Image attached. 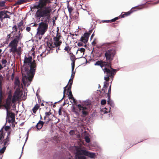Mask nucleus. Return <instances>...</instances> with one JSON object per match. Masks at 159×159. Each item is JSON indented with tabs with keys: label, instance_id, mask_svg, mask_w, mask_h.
I'll list each match as a JSON object with an SVG mask.
<instances>
[{
	"label": "nucleus",
	"instance_id": "f257e3e1",
	"mask_svg": "<svg viewBox=\"0 0 159 159\" xmlns=\"http://www.w3.org/2000/svg\"><path fill=\"white\" fill-rule=\"evenodd\" d=\"M50 3V0H39L38 4L34 6V9H38L36 13L37 17L43 19L41 20L43 21L39 23L37 29L38 33L41 35H43L48 29L52 9L50 7L46 6L47 4Z\"/></svg>",
	"mask_w": 159,
	"mask_h": 159
},
{
	"label": "nucleus",
	"instance_id": "f03ea898",
	"mask_svg": "<svg viewBox=\"0 0 159 159\" xmlns=\"http://www.w3.org/2000/svg\"><path fill=\"white\" fill-rule=\"evenodd\" d=\"M116 41V45H113L114 47H113L112 48L109 49L105 51L104 56L107 61L102 60L98 61L94 64L95 65L100 66L102 68L104 73L106 74L104 79L107 82L109 80V77L112 78L116 74V70L111 68V63L116 54L115 48L118 43L117 41Z\"/></svg>",
	"mask_w": 159,
	"mask_h": 159
},
{
	"label": "nucleus",
	"instance_id": "7ed1b4c3",
	"mask_svg": "<svg viewBox=\"0 0 159 159\" xmlns=\"http://www.w3.org/2000/svg\"><path fill=\"white\" fill-rule=\"evenodd\" d=\"M24 65L21 68V71L23 76L26 78L29 83L27 84L28 86L32 81L35 74L36 64L34 60H32L31 56L25 57L24 61Z\"/></svg>",
	"mask_w": 159,
	"mask_h": 159
},
{
	"label": "nucleus",
	"instance_id": "20e7f679",
	"mask_svg": "<svg viewBox=\"0 0 159 159\" xmlns=\"http://www.w3.org/2000/svg\"><path fill=\"white\" fill-rule=\"evenodd\" d=\"M20 31H21L20 30L18 34H15L13 39L9 43L8 47L11 48L9 49L10 52H12L13 53L19 52V50L17 49V47L19 42L20 41L22 37V34L21 35L20 33Z\"/></svg>",
	"mask_w": 159,
	"mask_h": 159
},
{
	"label": "nucleus",
	"instance_id": "39448f33",
	"mask_svg": "<svg viewBox=\"0 0 159 159\" xmlns=\"http://www.w3.org/2000/svg\"><path fill=\"white\" fill-rule=\"evenodd\" d=\"M61 37V34L59 32V29H58L57 31L56 36L53 38V42L51 40H48L47 41V44L48 47H49L52 49L54 48L53 46L55 47L60 46L62 43L61 40H60Z\"/></svg>",
	"mask_w": 159,
	"mask_h": 159
},
{
	"label": "nucleus",
	"instance_id": "423d86ee",
	"mask_svg": "<svg viewBox=\"0 0 159 159\" xmlns=\"http://www.w3.org/2000/svg\"><path fill=\"white\" fill-rule=\"evenodd\" d=\"M75 154L76 159H86L84 156H88L91 158H93L95 156L94 153L80 148H77Z\"/></svg>",
	"mask_w": 159,
	"mask_h": 159
},
{
	"label": "nucleus",
	"instance_id": "0eeeda50",
	"mask_svg": "<svg viewBox=\"0 0 159 159\" xmlns=\"http://www.w3.org/2000/svg\"><path fill=\"white\" fill-rule=\"evenodd\" d=\"M12 105H9L8 110L5 109L7 111V121L9 123H14L15 121V114L9 110L11 108Z\"/></svg>",
	"mask_w": 159,
	"mask_h": 159
},
{
	"label": "nucleus",
	"instance_id": "6e6552de",
	"mask_svg": "<svg viewBox=\"0 0 159 159\" xmlns=\"http://www.w3.org/2000/svg\"><path fill=\"white\" fill-rule=\"evenodd\" d=\"M77 106L79 109V111H81L82 112V116L85 117L88 115V108L87 107L80 104L77 105Z\"/></svg>",
	"mask_w": 159,
	"mask_h": 159
},
{
	"label": "nucleus",
	"instance_id": "1a4fd4ad",
	"mask_svg": "<svg viewBox=\"0 0 159 159\" xmlns=\"http://www.w3.org/2000/svg\"><path fill=\"white\" fill-rule=\"evenodd\" d=\"M21 91L19 89L17 88L14 92V94L12 96L11 100L12 103H14L19 99L21 97L22 94H21Z\"/></svg>",
	"mask_w": 159,
	"mask_h": 159
},
{
	"label": "nucleus",
	"instance_id": "9d476101",
	"mask_svg": "<svg viewBox=\"0 0 159 159\" xmlns=\"http://www.w3.org/2000/svg\"><path fill=\"white\" fill-rule=\"evenodd\" d=\"M145 5V4H143L141 6H140V7L139 8L138 7H136L132 8L129 11L125 12L124 14L120 16V18H124L125 17L127 16L130 15L133 12L136 11V10H135V9L136 8H137L138 9H141L144 7Z\"/></svg>",
	"mask_w": 159,
	"mask_h": 159
},
{
	"label": "nucleus",
	"instance_id": "9b49d317",
	"mask_svg": "<svg viewBox=\"0 0 159 159\" xmlns=\"http://www.w3.org/2000/svg\"><path fill=\"white\" fill-rule=\"evenodd\" d=\"M2 101V90H0V108L2 107V109H8L9 105H10L9 103L7 104V100L6 99L5 102L2 104L1 103Z\"/></svg>",
	"mask_w": 159,
	"mask_h": 159
},
{
	"label": "nucleus",
	"instance_id": "f8f14e48",
	"mask_svg": "<svg viewBox=\"0 0 159 159\" xmlns=\"http://www.w3.org/2000/svg\"><path fill=\"white\" fill-rule=\"evenodd\" d=\"M53 117H54V115L51 112V111H50L49 112L45 113L44 119L47 121L46 124H47L49 121L52 120V119Z\"/></svg>",
	"mask_w": 159,
	"mask_h": 159
},
{
	"label": "nucleus",
	"instance_id": "ddd939ff",
	"mask_svg": "<svg viewBox=\"0 0 159 159\" xmlns=\"http://www.w3.org/2000/svg\"><path fill=\"white\" fill-rule=\"evenodd\" d=\"M7 13H10L8 11L5 10L0 11V20L1 22H2L3 20L5 18L10 19V16L7 14Z\"/></svg>",
	"mask_w": 159,
	"mask_h": 159
},
{
	"label": "nucleus",
	"instance_id": "4468645a",
	"mask_svg": "<svg viewBox=\"0 0 159 159\" xmlns=\"http://www.w3.org/2000/svg\"><path fill=\"white\" fill-rule=\"evenodd\" d=\"M116 41H112L110 43H104L102 45L97 46V48H102L103 46H105L108 47H114L113 45H116Z\"/></svg>",
	"mask_w": 159,
	"mask_h": 159
},
{
	"label": "nucleus",
	"instance_id": "2eb2a0df",
	"mask_svg": "<svg viewBox=\"0 0 159 159\" xmlns=\"http://www.w3.org/2000/svg\"><path fill=\"white\" fill-rule=\"evenodd\" d=\"M89 34L88 32L84 33L83 36L81 37L80 41L84 43H86L89 39Z\"/></svg>",
	"mask_w": 159,
	"mask_h": 159
},
{
	"label": "nucleus",
	"instance_id": "dca6fc26",
	"mask_svg": "<svg viewBox=\"0 0 159 159\" xmlns=\"http://www.w3.org/2000/svg\"><path fill=\"white\" fill-rule=\"evenodd\" d=\"M70 60L72 61L71 63L72 69V71H73L75 68V61L76 60L75 57L73 53H70Z\"/></svg>",
	"mask_w": 159,
	"mask_h": 159
},
{
	"label": "nucleus",
	"instance_id": "f3484780",
	"mask_svg": "<svg viewBox=\"0 0 159 159\" xmlns=\"http://www.w3.org/2000/svg\"><path fill=\"white\" fill-rule=\"evenodd\" d=\"M12 98V91L11 90H10L8 93V96L7 98L6 99L7 100V104H8V103L11 105V104L12 102L11 100Z\"/></svg>",
	"mask_w": 159,
	"mask_h": 159
},
{
	"label": "nucleus",
	"instance_id": "a211bd4d",
	"mask_svg": "<svg viewBox=\"0 0 159 159\" xmlns=\"http://www.w3.org/2000/svg\"><path fill=\"white\" fill-rule=\"evenodd\" d=\"M44 122L41 120H39L35 125V127L38 129H41L43 127Z\"/></svg>",
	"mask_w": 159,
	"mask_h": 159
},
{
	"label": "nucleus",
	"instance_id": "6ab92c4d",
	"mask_svg": "<svg viewBox=\"0 0 159 159\" xmlns=\"http://www.w3.org/2000/svg\"><path fill=\"white\" fill-rule=\"evenodd\" d=\"M73 78H72L71 79H70L69 80V84H67L68 85H69L67 89V92H68L69 91V90H70L71 89V86L73 83Z\"/></svg>",
	"mask_w": 159,
	"mask_h": 159
},
{
	"label": "nucleus",
	"instance_id": "aec40b11",
	"mask_svg": "<svg viewBox=\"0 0 159 159\" xmlns=\"http://www.w3.org/2000/svg\"><path fill=\"white\" fill-rule=\"evenodd\" d=\"M40 107V105L39 104H36L32 109L33 112L34 113H36L37 111Z\"/></svg>",
	"mask_w": 159,
	"mask_h": 159
},
{
	"label": "nucleus",
	"instance_id": "412c9836",
	"mask_svg": "<svg viewBox=\"0 0 159 159\" xmlns=\"http://www.w3.org/2000/svg\"><path fill=\"white\" fill-rule=\"evenodd\" d=\"M120 18V16L116 17L111 20H106L104 21L105 22L107 23H111L116 21V20H118L119 18Z\"/></svg>",
	"mask_w": 159,
	"mask_h": 159
},
{
	"label": "nucleus",
	"instance_id": "4be33fe9",
	"mask_svg": "<svg viewBox=\"0 0 159 159\" xmlns=\"http://www.w3.org/2000/svg\"><path fill=\"white\" fill-rule=\"evenodd\" d=\"M70 48L68 43H66V46L64 48V50L67 52V53H69L70 51Z\"/></svg>",
	"mask_w": 159,
	"mask_h": 159
},
{
	"label": "nucleus",
	"instance_id": "5701e85b",
	"mask_svg": "<svg viewBox=\"0 0 159 159\" xmlns=\"http://www.w3.org/2000/svg\"><path fill=\"white\" fill-rule=\"evenodd\" d=\"M1 62L3 67H6V64L7 63V61L6 59L4 58L2 59V60Z\"/></svg>",
	"mask_w": 159,
	"mask_h": 159
},
{
	"label": "nucleus",
	"instance_id": "b1692460",
	"mask_svg": "<svg viewBox=\"0 0 159 159\" xmlns=\"http://www.w3.org/2000/svg\"><path fill=\"white\" fill-rule=\"evenodd\" d=\"M26 0H18L16 2V5H20L26 2Z\"/></svg>",
	"mask_w": 159,
	"mask_h": 159
},
{
	"label": "nucleus",
	"instance_id": "393cba45",
	"mask_svg": "<svg viewBox=\"0 0 159 159\" xmlns=\"http://www.w3.org/2000/svg\"><path fill=\"white\" fill-rule=\"evenodd\" d=\"M67 93H69L68 94L69 98L70 99H73V97L72 94L71 89L70 90H69V91L68 92L67 91Z\"/></svg>",
	"mask_w": 159,
	"mask_h": 159
},
{
	"label": "nucleus",
	"instance_id": "a878e982",
	"mask_svg": "<svg viewBox=\"0 0 159 159\" xmlns=\"http://www.w3.org/2000/svg\"><path fill=\"white\" fill-rule=\"evenodd\" d=\"M3 80V77L1 75H0V90H2V82Z\"/></svg>",
	"mask_w": 159,
	"mask_h": 159
},
{
	"label": "nucleus",
	"instance_id": "bb28decb",
	"mask_svg": "<svg viewBox=\"0 0 159 159\" xmlns=\"http://www.w3.org/2000/svg\"><path fill=\"white\" fill-rule=\"evenodd\" d=\"M72 111L74 112L76 115H78V110L76 109L75 107L74 106H73L72 108Z\"/></svg>",
	"mask_w": 159,
	"mask_h": 159
},
{
	"label": "nucleus",
	"instance_id": "cd10ccee",
	"mask_svg": "<svg viewBox=\"0 0 159 159\" xmlns=\"http://www.w3.org/2000/svg\"><path fill=\"white\" fill-rule=\"evenodd\" d=\"M67 7L69 14H70L73 9V8L71 7H70L68 3L67 5Z\"/></svg>",
	"mask_w": 159,
	"mask_h": 159
},
{
	"label": "nucleus",
	"instance_id": "c85d7f7f",
	"mask_svg": "<svg viewBox=\"0 0 159 159\" xmlns=\"http://www.w3.org/2000/svg\"><path fill=\"white\" fill-rule=\"evenodd\" d=\"M48 47L49 48V50H53L55 49L56 48H56V52L57 53H58V50H60V46H59L57 47H55L54 46V48H53V49H51V48H50L49 47Z\"/></svg>",
	"mask_w": 159,
	"mask_h": 159
},
{
	"label": "nucleus",
	"instance_id": "c756f323",
	"mask_svg": "<svg viewBox=\"0 0 159 159\" xmlns=\"http://www.w3.org/2000/svg\"><path fill=\"white\" fill-rule=\"evenodd\" d=\"M107 103L110 105L111 106H114V103L112 101H111L110 99V98H108Z\"/></svg>",
	"mask_w": 159,
	"mask_h": 159
},
{
	"label": "nucleus",
	"instance_id": "7c9ffc66",
	"mask_svg": "<svg viewBox=\"0 0 159 159\" xmlns=\"http://www.w3.org/2000/svg\"><path fill=\"white\" fill-rule=\"evenodd\" d=\"M4 138V136L2 132L0 131V143L2 144V139Z\"/></svg>",
	"mask_w": 159,
	"mask_h": 159
},
{
	"label": "nucleus",
	"instance_id": "2f4dec72",
	"mask_svg": "<svg viewBox=\"0 0 159 159\" xmlns=\"http://www.w3.org/2000/svg\"><path fill=\"white\" fill-rule=\"evenodd\" d=\"M14 83L16 86H19L20 84V81L19 79L18 78L16 79Z\"/></svg>",
	"mask_w": 159,
	"mask_h": 159
},
{
	"label": "nucleus",
	"instance_id": "473e14b6",
	"mask_svg": "<svg viewBox=\"0 0 159 159\" xmlns=\"http://www.w3.org/2000/svg\"><path fill=\"white\" fill-rule=\"evenodd\" d=\"M111 85L109 87V88L108 89V93H107V97H108V98H110V97H111Z\"/></svg>",
	"mask_w": 159,
	"mask_h": 159
},
{
	"label": "nucleus",
	"instance_id": "72a5a7b5",
	"mask_svg": "<svg viewBox=\"0 0 159 159\" xmlns=\"http://www.w3.org/2000/svg\"><path fill=\"white\" fill-rule=\"evenodd\" d=\"M6 2L4 1H0V7H3L5 6Z\"/></svg>",
	"mask_w": 159,
	"mask_h": 159
},
{
	"label": "nucleus",
	"instance_id": "f704fd0d",
	"mask_svg": "<svg viewBox=\"0 0 159 159\" xmlns=\"http://www.w3.org/2000/svg\"><path fill=\"white\" fill-rule=\"evenodd\" d=\"M10 139V137L7 136V138L3 140V142L4 145H6L8 142L9 141V139Z\"/></svg>",
	"mask_w": 159,
	"mask_h": 159
},
{
	"label": "nucleus",
	"instance_id": "c9c22d12",
	"mask_svg": "<svg viewBox=\"0 0 159 159\" xmlns=\"http://www.w3.org/2000/svg\"><path fill=\"white\" fill-rule=\"evenodd\" d=\"M84 139H85V141L87 143H89L90 141V139L89 137L88 136H86L84 137Z\"/></svg>",
	"mask_w": 159,
	"mask_h": 159
},
{
	"label": "nucleus",
	"instance_id": "e433bc0d",
	"mask_svg": "<svg viewBox=\"0 0 159 159\" xmlns=\"http://www.w3.org/2000/svg\"><path fill=\"white\" fill-rule=\"evenodd\" d=\"M11 37V34H7V39L6 40V43H8V42L9 40V39H10Z\"/></svg>",
	"mask_w": 159,
	"mask_h": 159
},
{
	"label": "nucleus",
	"instance_id": "4c0bfd02",
	"mask_svg": "<svg viewBox=\"0 0 159 159\" xmlns=\"http://www.w3.org/2000/svg\"><path fill=\"white\" fill-rule=\"evenodd\" d=\"M80 51L81 52H83V55L84 54V53L85 51V49L83 48H79L77 50V53L78 52V51Z\"/></svg>",
	"mask_w": 159,
	"mask_h": 159
},
{
	"label": "nucleus",
	"instance_id": "58836bf2",
	"mask_svg": "<svg viewBox=\"0 0 159 159\" xmlns=\"http://www.w3.org/2000/svg\"><path fill=\"white\" fill-rule=\"evenodd\" d=\"M6 149V147H4L2 149H0V154L3 153L4 152Z\"/></svg>",
	"mask_w": 159,
	"mask_h": 159
},
{
	"label": "nucleus",
	"instance_id": "ea45409f",
	"mask_svg": "<svg viewBox=\"0 0 159 159\" xmlns=\"http://www.w3.org/2000/svg\"><path fill=\"white\" fill-rule=\"evenodd\" d=\"M67 86H68V85H67L66 87H65L64 88V91H63L64 96H63V97L61 99V100H62L64 98V97L65 96V93H66V88H67Z\"/></svg>",
	"mask_w": 159,
	"mask_h": 159
},
{
	"label": "nucleus",
	"instance_id": "a19ab883",
	"mask_svg": "<svg viewBox=\"0 0 159 159\" xmlns=\"http://www.w3.org/2000/svg\"><path fill=\"white\" fill-rule=\"evenodd\" d=\"M23 25V21L21 20L20 22L18 24L17 26L18 28H20L21 26H22Z\"/></svg>",
	"mask_w": 159,
	"mask_h": 159
},
{
	"label": "nucleus",
	"instance_id": "79ce46f5",
	"mask_svg": "<svg viewBox=\"0 0 159 159\" xmlns=\"http://www.w3.org/2000/svg\"><path fill=\"white\" fill-rule=\"evenodd\" d=\"M106 103V100L105 99L102 100L101 101V104L102 105H104Z\"/></svg>",
	"mask_w": 159,
	"mask_h": 159
},
{
	"label": "nucleus",
	"instance_id": "37998d69",
	"mask_svg": "<svg viewBox=\"0 0 159 159\" xmlns=\"http://www.w3.org/2000/svg\"><path fill=\"white\" fill-rule=\"evenodd\" d=\"M75 131L73 130H71L69 132L70 135H73L75 134Z\"/></svg>",
	"mask_w": 159,
	"mask_h": 159
},
{
	"label": "nucleus",
	"instance_id": "c03bdc74",
	"mask_svg": "<svg viewBox=\"0 0 159 159\" xmlns=\"http://www.w3.org/2000/svg\"><path fill=\"white\" fill-rule=\"evenodd\" d=\"M108 83H107L106 82H104V85L103 86V88H106L108 87Z\"/></svg>",
	"mask_w": 159,
	"mask_h": 159
},
{
	"label": "nucleus",
	"instance_id": "a18cd8bd",
	"mask_svg": "<svg viewBox=\"0 0 159 159\" xmlns=\"http://www.w3.org/2000/svg\"><path fill=\"white\" fill-rule=\"evenodd\" d=\"M58 114L59 115H61V108L60 107L58 110Z\"/></svg>",
	"mask_w": 159,
	"mask_h": 159
},
{
	"label": "nucleus",
	"instance_id": "49530a36",
	"mask_svg": "<svg viewBox=\"0 0 159 159\" xmlns=\"http://www.w3.org/2000/svg\"><path fill=\"white\" fill-rule=\"evenodd\" d=\"M10 127L9 126H6L4 128V129L5 131H7L9 129H10Z\"/></svg>",
	"mask_w": 159,
	"mask_h": 159
},
{
	"label": "nucleus",
	"instance_id": "de8ad7c7",
	"mask_svg": "<svg viewBox=\"0 0 159 159\" xmlns=\"http://www.w3.org/2000/svg\"><path fill=\"white\" fill-rule=\"evenodd\" d=\"M26 30L27 32H29L31 30V28L30 27H27L26 28Z\"/></svg>",
	"mask_w": 159,
	"mask_h": 159
},
{
	"label": "nucleus",
	"instance_id": "09e8293b",
	"mask_svg": "<svg viewBox=\"0 0 159 159\" xmlns=\"http://www.w3.org/2000/svg\"><path fill=\"white\" fill-rule=\"evenodd\" d=\"M78 46L79 47L82 46L83 45V44L82 42H79L77 44Z\"/></svg>",
	"mask_w": 159,
	"mask_h": 159
},
{
	"label": "nucleus",
	"instance_id": "8fccbe9b",
	"mask_svg": "<svg viewBox=\"0 0 159 159\" xmlns=\"http://www.w3.org/2000/svg\"><path fill=\"white\" fill-rule=\"evenodd\" d=\"M75 73H74L73 71H72V74L71 75V77L72 78H74V75H75Z\"/></svg>",
	"mask_w": 159,
	"mask_h": 159
},
{
	"label": "nucleus",
	"instance_id": "3c124183",
	"mask_svg": "<svg viewBox=\"0 0 159 159\" xmlns=\"http://www.w3.org/2000/svg\"><path fill=\"white\" fill-rule=\"evenodd\" d=\"M13 28L15 29L16 31H17V26L16 25H14V26L13 27Z\"/></svg>",
	"mask_w": 159,
	"mask_h": 159
},
{
	"label": "nucleus",
	"instance_id": "603ef678",
	"mask_svg": "<svg viewBox=\"0 0 159 159\" xmlns=\"http://www.w3.org/2000/svg\"><path fill=\"white\" fill-rule=\"evenodd\" d=\"M71 36H72V38L74 39V38H73V36H74L75 35L76 36L77 35V34H72L71 33H69Z\"/></svg>",
	"mask_w": 159,
	"mask_h": 159
},
{
	"label": "nucleus",
	"instance_id": "864d4df0",
	"mask_svg": "<svg viewBox=\"0 0 159 159\" xmlns=\"http://www.w3.org/2000/svg\"><path fill=\"white\" fill-rule=\"evenodd\" d=\"M96 44V42H95V41L94 40L92 43V45H95V44Z\"/></svg>",
	"mask_w": 159,
	"mask_h": 159
},
{
	"label": "nucleus",
	"instance_id": "5fc2aeb1",
	"mask_svg": "<svg viewBox=\"0 0 159 159\" xmlns=\"http://www.w3.org/2000/svg\"><path fill=\"white\" fill-rule=\"evenodd\" d=\"M25 27H20V30L21 31H22L24 29Z\"/></svg>",
	"mask_w": 159,
	"mask_h": 159
},
{
	"label": "nucleus",
	"instance_id": "6e6d98bb",
	"mask_svg": "<svg viewBox=\"0 0 159 159\" xmlns=\"http://www.w3.org/2000/svg\"><path fill=\"white\" fill-rule=\"evenodd\" d=\"M23 84L24 85H25L26 84V82L24 79H23Z\"/></svg>",
	"mask_w": 159,
	"mask_h": 159
},
{
	"label": "nucleus",
	"instance_id": "4d7b16f0",
	"mask_svg": "<svg viewBox=\"0 0 159 159\" xmlns=\"http://www.w3.org/2000/svg\"><path fill=\"white\" fill-rule=\"evenodd\" d=\"M92 31H93L92 30H90L89 31V32L88 33L89 34V36H90V34L92 33Z\"/></svg>",
	"mask_w": 159,
	"mask_h": 159
},
{
	"label": "nucleus",
	"instance_id": "13d9d810",
	"mask_svg": "<svg viewBox=\"0 0 159 159\" xmlns=\"http://www.w3.org/2000/svg\"><path fill=\"white\" fill-rule=\"evenodd\" d=\"M10 134H11V132H10V131L8 132L7 133V136L9 137V136L10 135Z\"/></svg>",
	"mask_w": 159,
	"mask_h": 159
},
{
	"label": "nucleus",
	"instance_id": "bf43d9fd",
	"mask_svg": "<svg viewBox=\"0 0 159 159\" xmlns=\"http://www.w3.org/2000/svg\"><path fill=\"white\" fill-rule=\"evenodd\" d=\"M3 67L2 66L1 64H0V70L3 68Z\"/></svg>",
	"mask_w": 159,
	"mask_h": 159
},
{
	"label": "nucleus",
	"instance_id": "052dcab7",
	"mask_svg": "<svg viewBox=\"0 0 159 159\" xmlns=\"http://www.w3.org/2000/svg\"><path fill=\"white\" fill-rule=\"evenodd\" d=\"M44 54V52H43L41 54H40V56L41 57L43 58V55Z\"/></svg>",
	"mask_w": 159,
	"mask_h": 159
},
{
	"label": "nucleus",
	"instance_id": "680f3d73",
	"mask_svg": "<svg viewBox=\"0 0 159 159\" xmlns=\"http://www.w3.org/2000/svg\"><path fill=\"white\" fill-rule=\"evenodd\" d=\"M71 99V100H72L74 102V103H75V102H76L75 100V99L74 98H73V99Z\"/></svg>",
	"mask_w": 159,
	"mask_h": 159
},
{
	"label": "nucleus",
	"instance_id": "e2e57ef3",
	"mask_svg": "<svg viewBox=\"0 0 159 159\" xmlns=\"http://www.w3.org/2000/svg\"><path fill=\"white\" fill-rule=\"evenodd\" d=\"M46 56V54L45 52H44V54L43 55V58L45 57Z\"/></svg>",
	"mask_w": 159,
	"mask_h": 159
},
{
	"label": "nucleus",
	"instance_id": "0e129e2a",
	"mask_svg": "<svg viewBox=\"0 0 159 159\" xmlns=\"http://www.w3.org/2000/svg\"><path fill=\"white\" fill-rule=\"evenodd\" d=\"M24 122H22V123H21L20 124V125L21 126H23V125H24Z\"/></svg>",
	"mask_w": 159,
	"mask_h": 159
},
{
	"label": "nucleus",
	"instance_id": "69168bd1",
	"mask_svg": "<svg viewBox=\"0 0 159 159\" xmlns=\"http://www.w3.org/2000/svg\"><path fill=\"white\" fill-rule=\"evenodd\" d=\"M93 36H94V34H93L92 35H91V39H92V38L93 37Z\"/></svg>",
	"mask_w": 159,
	"mask_h": 159
},
{
	"label": "nucleus",
	"instance_id": "338daca9",
	"mask_svg": "<svg viewBox=\"0 0 159 159\" xmlns=\"http://www.w3.org/2000/svg\"><path fill=\"white\" fill-rule=\"evenodd\" d=\"M14 73L12 74L11 75V77L12 78H13L14 76Z\"/></svg>",
	"mask_w": 159,
	"mask_h": 159
},
{
	"label": "nucleus",
	"instance_id": "774afa93",
	"mask_svg": "<svg viewBox=\"0 0 159 159\" xmlns=\"http://www.w3.org/2000/svg\"><path fill=\"white\" fill-rule=\"evenodd\" d=\"M102 91L103 93H105V91L104 89H102Z\"/></svg>",
	"mask_w": 159,
	"mask_h": 159
}]
</instances>
